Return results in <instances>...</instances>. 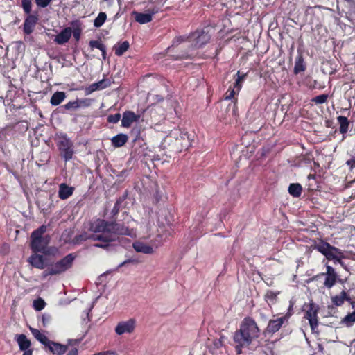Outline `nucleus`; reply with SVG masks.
<instances>
[{"label": "nucleus", "instance_id": "nucleus-57", "mask_svg": "<svg viewBox=\"0 0 355 355\" xmlns=\"http://www.w3.org/2000/svg\"><path fill=\"white\" fill-rule=\"evenodd\" d=\"M312 330L314 329V322H313V317L312 316V326H311Z\"/></svg>", "mask_w": 355, "mask_h": 355}, {"label": "nucleus", "instance_id": "nucleus-50", "mask_svg": "<svg viewBox=\"0 0 355 355\" xmlns=\"http://www.w3.org/2000/svg\"><path fill=\"white\" fill-rule=\"evenodd\" d=\"M10 246L8 243H4L0 247V254L2 255H6L9 252Z\"/></svg>", "mask_w": 355, "mask_h": 355}, {"label": "nucleus", "instance_id": "nucleus-19", "mask_svg": "<svg viewBox=\"0 0 355 355\" xmlns=\"http://www.w3.org/2000/svg\"><path fill=\"white\" fill-rule=\"evenodd\" d=\"M332 304L336 306H341L345 301H350L349 295L345 291H342L340 294L331 296Z\"/></svg>", "mask_w": 355, "mask_h": 355}, {"label": "nucleus", "instance_id": "nucleus-25", "mask_svg": "<svg viewBox=\"0 0 355 355\" xmlns=\"http://www.w3.org/2000/svg\"><path fill=\"white\" fill-rule=\"evenodd\" d=\"M306 67L302 53H299L295 58L293 72L295 75L305 71Z\"/></svg>", "mask_w": 355, "mask_h": 355}, {"label": "nucleus", "instance_id": "nucleus-59", "mask_svg": "<svg viewBox=\"0 0 355 355\" xmlns=\"http://www.w3.org/2000/svg\"><path fill=\"white\" fill-rule=\"evenodd\" d=\"M219 52H220V49H216V56L218 55Z\"/></svg>", "mask_w": 355, "mask_h": 355}, {"label": "nucleus", "instance_id": "nucleus-10", "mask_svg": "<svg viewBox=\"0 0 355 355\" xmlns=\"http://www.w3.org/2000/svg\"><path fill=\"white\" fill-rule=\"evenodd\" d=\"M192 37L195 40L196 45L198 47H202L208 43L210 40L211 36L203 29L196 30L192 35Z\"/></svg>", "mask_w": 355, "mask_h": 355}, {"label": "nucleus", "instance_id": "nucleus-58", "mask_svg": "<svg viewBox=\"0 0 355 355\" xmlns=\"http://www.w3.org/2000/svg\"><path fill=\"white\" fill-rule=\"evenodd\" d=\"M129 261H130L128 260V261H125L123 262L121 264H120V266H123L125 263H126L127 262H129Z\"/></svg>", "mask_w": 355, "mask_h": 355}, {"label": "nucleus", "instance_id": "nucleus-30", "mask_svg": "<svg viewBox=\"0 0 355 355\" xmlns=\"http://www.w3.org/2000/svg\"><path fill=\"white\" fill-rule=\"evenodd\" d=\"M176 141L177 142H178L182 149H187L191 146L189 137L187 132H181L180 133V137H177Z\"/></svg>", "mask_w": 355, "mask_h": 355}, {"label": "nucleus", "instance_id": "nucleus-48", "mask_svg": "<svg viewBox=\"0 0 355 355\" xmlns=\"http://www.w3.org/2000/svg\"><path fill=\"white\" fill-rule=\"evenodd\" d=\"M46 268V270H44V271L42 273L43 277L46 278L48 276L55 275V273L52 272L53 267L51 264H47Z\"/></svg>", "mask_w": 355, "mask_h": 355}, {"label": "nucleus", "instance_id": "nucleus-60", "mask_svg": "<svg viewBox=\"0 0 355 355\" xmlns=\"http://www.w3.org/2000/svg\"><path fill=\"white\" fill-rule=\"evenodd\" d=\"M314 227H315V225L312 224V228H313ZM314 232H315V230L312 229L311 232L313 233Z\"/></svg>", "mask_w": 355, "mask_h": 355}, {"label": "nucleus", "instance_id": "nucleus-26", "mask_svg": "<svg viewBox=\"0 0 355 355\" xmlns=\"http://www.w3.org/2000/svg\"><path fill=\"white\" fill-rule=\"evenodd\" d=\"M67 95L65 92H55L53 94L51 99H50V103L53 106H57L59 105L61 103L64 101V100L66 98Z\"/></svg>", "mask_w": 355, "mask_h": 355}, {"label": "nucleus", "instance_id": "nucleus-24", "mask_svg": "<svg viewBox=\"0 0 355 355\" xmlns=\"http://www.w3.org/2000/svg\"><path fill=\"white\" fill-rule=\"evenodd\" d=\"M337 121L339 124V132L345 135L348 132L349 127L350 125V122L349 119L346 116H339L337 117ZM345 138V136H343V139Z\"/></svg>", "mask_w": 355, "mask_h": 355}, {"label": "nucleus", "instance_id": "nucleus-53", "mask_svg": "<svg viewBox=\"0 0 355 355\" xmlns=\"http://www.w3.org/2000/svg\"><path fill=\"white\" fill-rule=\"evenodd\" d=\"M93 355H118L116 352L112 351H104L98 353H95Z\"/></svg>", "mask_w": 355, "mask_h": 355}, {"label": "nucleus", "instance_id": "nucleus-17", "mask_svg": "<svg viewBox=\"0 0 355 355\" xmlns=\"http://www.w3.org/2000/svg\"><path fill=\"white\" fill-rule=\"evenodd\" d=\"M74 191V187H70L65 183L59 185L58 197L61 200H66L72 196Z\"/></svg>", "mask_w": 355, "mask_h": 355}, {"label": "nucleus", "instance_id": "nucleus-43", "mask_svg": "<svg viewBox=\"0 0 355 355\" xmlns=\"http://www.w3.org/2000/svg\"><path fill=\"white\" fill-rule=\"evenodd\" d=\"M21 6L24 10V12L27 15H31V8H32V2L31 0H22L21 1Z\"/></svg>", "mask_w": 355, "mask_h": 355}, {"label": "nucleus", "instance_id": "nucleus-62", "mask_svg": "<svg viewBox=\"0 0 355 355\" xmlns=\"http://www.w3.org/2000/svg\"><path fill=\"white\" fill-rule=\"evenodd\" d=\"M318 277V275L316 277H312V280H314V279H317Z\"/></svg>", "mask_w": 355, "mask_h": 355}, {"label": "nucleus", "instance_id": "nucleus-34", "mask_svg": "<svg viewBox=\"0 0 355 355\" xmlns=\"http://www.w3.org/2000/svg\"><path fill=\"white\" fill-rule=\"evenodd\" d=\"M279 294V292H275L273 291L268 290L264 295V300L268 304L269 306H271L276 303L277 295Z\"/></svg>", "mask_w": 355, "mask_h": 355}, {"label": "nucleus", "instance_id": "nucleus-35", "mask_svg": "<svg viewBox=\"0 0 355 355\" xmlns=\"http://www.w3.org/2000/svg\"><path fill=\"white\" fill-rule=\"evenodd\" d=\"M341 324H345L347 327L353 326L355 323V311L348 313L341 320Z\"/></svg>", "mask_w": 355, "mask_h": 355}, {"label": "nucleus", "instance_id": "nucleus-61", "mask_svg": "<svg viewBox=\"0 0 355 355\" xmlns=\"http://www.w3.org/2000/svg\"><path fill=\"white\" fill-rule=\"evenodd\" d=\"M310 281H311V278H309V279H307L306 280H305V282H306V283H309Z\"/></svg>", "mask_w": 355, "mask_h": 355}, {"label": "nucleus", "instance_id": "nucleus-27", "mask_svg": "<svg viewBox=\"0 0 355 355\" xmlns=\"http://www.w3.org/2000/svg\"><path fill=\"white\" fill-rule=\"evenodd\" d=\"M71 26L73 28L72 33L73 37L76 41H78L82 33V22L78 19L73 20L71 22Z\"/></svg>", "mask_w": 355, "mask_h": 355}, {"label": "nucleus", "instance_id": "nucleus-3", "mask_svg": "<svg viewBox=\"0 0 355 355\" xmlns=\"http://www.w3.org/2000/svg\"><path fill=\"white\" fill-rule=\"evenodd\" d=\"M46 230V226L42 225L31 233L30 247L33 252L42 253L49 244L51 241L50 236L44 235Z\"/></svg>", "mask_w": 355, "mask_h": 355}, {"label": "nucleus", "instance_id": "nucleus-1", "mask_svg": "<svg viewBox=\"0 0 355 355\" xmlns=\"http://www.w3.org/2000/svg\"><path fill=\"white\" fill-rule=\"evenodd\" d=\"M89 230L94 234L84 232L76 235L72 243L79 245L87 240L99 241L101 243H95L94 246L103 249H108L110 243L116 241L119 235L128 234V229L123 224L115 221H107L103 219H97L89 227Z\"/></svg>", "mask_w": 355, "mask_h": 355}, {"label": "nucleus", "instance_id": "nucleus-11", "mask_svg": "<svg viewBox=\"0 0 355 355\" xmlns=\"http://www.w3.org/2000/svg\"><path fill=\"white\" fill-rule=\"evenodd\" d=\"M325 275L324 286L327 288H331L336 283L338 275L334 268L330 266H327L326 273H322L321 276Z\"/></svg>", "mask_w": 355, "mask_h": 355}, {"label": "nucleus", "instance_id": "nucleus-46", "mask_svg": "<svg viewBox=\"0 0 355 355\" xmlns=\"http://www.w3.org/2000/svg\"><path fill=\"white\" fill-rule=\"evenodd\" d=\"M173 60H186L191 58L189 51H182L181 53L176 55H171Z\"/></svg>", "mask_w": 355, "mask_h": 355}, {"label": "nucleus", "instance_id": "nucleus-28", "mask_svg": "<svg viewBox=\"0 0 355 355\" xmlns=\"http://www.w3.org/2000/svg\"><path fill=\"white\" fill-rule=\"evenodd\" d=\"M30 329L34 337L46 347L51 340L42 334L40 330L34 328H31Z\"/></svg>", "mask_w": 355, "mask_h": 355}, {"label": "nucleus", "instance_id": "nucleus-18", "mask_svg": "<svg viewBox=\"0 0 355 355\" xmlns=\"http://www.w3.org/2000/svg\"><path fill=\"white\" fill-rule=\"evenodd\" d=\"M239 92H237V89L234 87H229L228 89L225 94V100H232L233 102V114H236L237 111V98L235 97L236 95L239 94Z\"/></svg>", "mask_w": 355, "mask_h": 355}, {"label": "nucleus", "instance_id": "nucleus-7", "mask_svg": "<svg viewBox=\"0 0 355 355\" xmlns=\"http://www.w3.org/2000/svg\"><path fill=\"white\" fill-rule=\"evenodd\" d=\"M136 327V320L135 318H130L126 321L119 322L115 329V333L119 335H123L124 334H132Z\"/></svg>", "mask_w": 355, "mask_h": 355}, {"label": "nucleus", "instance_id": "nucleus-44", "mask_svg": "<svg viewBox=\"0 0 355 355\" xmlns=\"http://www.w3.org/2000/svg\"><path fill=\"white\" fill-rule=\"evenodd\" d=\"M329 95L327 94H322L312 98V102H315L316 104H322L325 103L328 99Z\"/></svg>", "mask_w": 355, "mask_h": 355}, {"label": "nucleus", "instance_id": "nucleus-37", "mask_svg": "<svg viewBox=\"0 0 355 355\" xmlns=\"http://www.w3.org/2000/svg\"><path fill=\"white\" fill-rule=\"evenodd\" d=\"M62 108H64L67 111H76L78 110L79 108L77 99H76L75 101L68 102L67 103L62 105Z\"/></svg>", "mask_w": 355, "mask_h": 355}, {"label": "nucleus", "instance_id": "nucleus-36", "mask_svg": "<svg viewBox=\"0 0 355 355\" xmlns=\"http://www.w3.org/2000/svg\"><path fill=\"white\" fill-rule=\"evenodd\" d=\"M107 19V15L105 12H101L94 21V26L95 28L101 27Z\"/></svg>", "mask_w": 355, "mask_h": 355}, {"label": "nucleus", "instance_id": "nucleus-63", "mask_svg": "<svg viewBox=\"0 0 355 355\" xmlns=\"http://www.w3.org/2000/svg\"><path fill=\"white\" fill-rule=\"evenodd\" d=\"M307 178L308 179H311V173L308 175Z\"/></svg>", "mask_w": 355, "mask_h": 355}, {"label": "nucleus", "instance_id": "nucleus-23", "mask_svg": "<svg viewBox=\"0 0 355 355\" xmlns=\"http://www.w3.org/2000/svg\"><path fill=\"white\" fill-rule=\"evenodd\" d=\"M128 141V137L125 134L120 133L111 139L112 145L115 148H120L123 146Z\"/></svg>", "mask_w": 355, "mask_h": 355}, {"label": "nucleus", "instance_id": "nucleus-55", "mask_svg": "<svg viewBox=\"0 0 355 355\" xmlns=\"http://www.w3.org/2000/svg\"><path fill=\"white\" fill-rule=\"evenodd\" d=\"M215 345L217 347H219L223 345V343H222V341L220 340H218L216 343H215Z\"/></svg>", "mask_w": 355, "mask_h": 355}, {"label": "nucleus", "instance_id": "nucleus-52", "mask_svg": "<svg viewBox=\"0 0 355 355\" xmlns=\"http://www.w3.org/2000/svg\"><path fill=\"white\" fill-rule=\"evenodd\" d=\"M346 164L349 167L350 171L355 168V157H352L350 159L347 160Z\"/></svg>", "mask_w": 355, "mask_h": 355}, {"label": "nucleus", "instance_id": "nucleus-38", "mask_svg": "<svg viewBox=\"0 0 355 355\" xmlns=\"http://www.w3.org/2000/svg\"><path fill=\"white\" fill-rule=\"evenodd\" d=\"M124 200L125 198H119L117 199L111 211L112 217H115L119 213L121 205Z\"/></svg>", "mask_w": 355, "mask_h": 355}, {"label": "nucleus", "instance_id": "nucleus-56", "mask_svg": "<svg viewBox=\"0 0 355 355\" xmlns=\"http://www.w3.org/2000/svg\"><path fill=\"white\" fill-rule=\"evenodd\" d=\"M350 304L352 305V308H354L355 307V302L354 301H352V300L350 299V301H348Z\"/></svg>", "mask_w": 355, "mask_h": 355}, {"label": "nucleus", "instance_id": "nucleus-21", "mask_svg": "<svg viewBox=\"0 0 355 355\" xmlns=\"http://www.w3.org/2000/svg\"><path fill=\"white\" fill-rule=\"evenodd\" d=\"M89 46L92 51L94 49H98L101 51L102 58L103 60L107 59L106 46L103 43L102 40H90L89 42Z\"/></svg>", "mask_w": 355, "mask_h": 355}, {"label": "nucleus", "instance_id": "nucleus-54", "mask_svg": "<svg viewBox=\"0 0 355 355\" xmlns=\"http://www.w3.org/2000/svg\"><path fill=\"white\" fill-rule=\"evenodd\" d=\"M66 355H78V350L76 348L70 350Z\"/></svg>", "mask_w": 355, "mask_h": 355}, {"label": "nucleus", "instance_id": "nucleus-5", "mask_svg": "<svg viewBox=\"0 0 355 355\" xmlns=\"http://www.w3.org/2000/svg\"><path fill=\"white\" fill-rule=\"evenodd\" d=\"M55 140L60 157L65 162L70 161L73 158L74 154L73 141L65 133L56 135Z\"/></svg>", "mask_w": 355, "mask_h": 355}, {"label": "nucleus", "instance_id": "nucleus-15", "mask_svg": "<svg viewBox=\"0 0 355 355\" xmlns=\"http://www.w3.org/2000/svg\"><path fill=\"white\" fill-rule=\"evenodd\" d=\"M72 29L71 27H66L62 31L56 35L54 41L58 44L67 43L71 37Z\"/></svg>", "mask_w": 355, "mask_h": 355}, {"label": "nucleus", "instance_id": "nucleus-64", "mask_svg": "<svg viewBox=\"0 0 355 355\" xmlns=\"http://www.w3.org/2000/svg\"><path fill=\"white\" fill-rule=\"evenodd\" d=\"M311 178H312V179H315V175H311Z\"/></svg>", "mask_w": 355, "mask_h": 355}, {"label": "nucleus", "instance_id": "nucleus-29", "mask_svg": "<svg viewBox=\"0 0 355 355\" xmlns=\"http://www.w3.org/2000/svg\"><path fill=\"white\" fill-rule=\"evenodd\" d=\"M130 48V44L128 41H124L122 43H118L114 45L113 49L115 55L117 56H121L125 51Z\"/></svg>", "mask_w": 355, "mask_h": 355}, {"label": "nucleus", "instance_id": "nucleus-31", "mask_svg": "<svg viewBox=\"0 0 355 355\" xmlns=\"http://www.w3.org/2000/svg\"><path fill=\"white\" fill-rule=\"evenodd\" d=\"M247 76V73H241L239 71H237L236 75L234 76L235 82L234 83L233 87L237 89V92H240L242 88L243 83L245 80Z\"/></svg>", "mask_w": 355, "mask_h": 355}, {"label": "nucleus", "instance_id": "nucleus-33", "mask_svg": "<svg viewBox=\"0 0 355 355\" xmlns=\"http://www.w3.org/2000/svg\"><path fill=\"white\" fill-rule=\"evenodd\" d=\"M302 191V187L299 183H291L288 187V193L295 198L300 197Z\"/></svg>", "mask_w": 355, "mask_h": 355}, {"label": "nucleus", "instance_id": "nucleus-2", "mask_svg": "<svg viewBox=\"0 0 355 355\" xmlns=\"http://www.w3.org/2000/svg\"><path fill=\"white\" fill-rule=\"evenodd\" d=\"M259 335L260 329L255 320L251 317H245L241 323L240 329L234 332L233 336L236 354H241L242 349L248 347Z\"/></svg>", "mask_w": 355, "mask_h": 355}, {"label": "nucleus", "instance_id": "nucleus-9", "mask_svg": "<svg viewBox=\"0 0 355 355\" xmlns=\"http://www.w3.org/2000/svg\"><path fill=\"white\" fill-rule=\"evenodd\" d=\"M28 262L31 266L37 269H44L47 263L46 259L42 254L33 252L28 259Z\"/></svg>", "mask_w": 355, "mask_h": 355}, {"label": "nucleus", "instance_id": "nucleus-32", "mask_svg": "<svg viewBox=\"0 0 355 355\" xmlns=\"http://www.w3.org/2000/svg\"><path fill=\"white\" fill-rule=\"evenodd\" d=\"M104 83H105V80H101V81H98L97 83H94L90 85L89 87H87L85 89V94L88 95L96 90L103 89L107 87V85H104Z\"/></svg>", "mask_w": 355, "mask_h": 355}, {"label": "nucleus", "instance_id": "nucleus-40", "mask_svg": "<svg viewBox=\"0 0 355 355\" xmlns=\"http://www.w3.org/2000/svg\"><path fill=\"white\" fill-rule=\"evenodd\" d=\"M77 99V102H78V108H80V107H89L92 102H93V100L91 99V98H76Z\"/></svg>", "mask_w": 355, "mask_h": 355}, {"label": "nucleus", "instance_id": "nucleus-4", "mask_svg": "<svg viewBox=\"0 0 355 355\" xmlns=\"http://www.w3.org/2000/svg\"><path fill=\"white\" fill-rule=\"evenodd\" d=\"M312 247L317 249L318 252H321L328 260H334L335 262H338L343 265V259L345 257L342 250L337 248L333 245H331L326 241L320 240L318 241H312Z\"/></svg>", "mask_w": 355, "mask_h": 355}, {"label": "nucleus", "instance_id": "nucleus-39", "mask_svg": "<svg viewBox=\"0 0 355 355\" xmlns=\"http://www.w3.org/2000/svg\"><path fill=\"white\" fill-rule=\"evenodd\" d=\"M59 250L55 246H46V248L42 252V254L46 256H55L58 254Z\"/></svg>", "mask_w": 355, "mask_h": 355}, {"label": "nucleus", "instance_id": "nucleus-51", "mask_svg": "<svg viewBox=\"0 0 355 355\" xmlns=\"http://www.w3.org/2000/svg\"><path fill=\"white\" fill-rule=\"evenodd\" d=\"M51 319V317L49 314L48 313H44L42 315V324L43 326H46V324L50 322Z\"/></svg>", "mask_w": 355, "mask_h": 355}, {"label": "nucleus", "instance_id": "nucleus-20", "mask_svg": "<svg viewBox=\"0 0 355 355\" xmlns=\"http://www.w3.org/2000/svg\"><path fill=\"white\" fill-rule=\"evenodd\" d=\"M132 247L137 252H141L146 254H151L154 252V250L152 246L141 241H137L134 242Z\"/></svg>", "mask_w": 355, "mask_h": 355}, {"label": "nucleus", "instance_id": "nucleus-47", "mask_svg": "<svg viewBox=\"0 0 355 355\" xmlns=\"http://www.w3.org/2000/svg\"><path fill=\"white\" fill-rule=\"evenodd\" d=\"M121 119L120 113H116L115 114H110L107 118V121L111 123H116Z\"/></svg>", "mask_w": 355, "mask_h": 355}, {"label": "nucleus", "instance_id": "nucleus-45", "mask_svg": "<svg viewBox=\"0 0 355 355\" xmlns=\"http://www.w3.org/2000/svg\"><path fill=\"white\" fill-rule=\"evenodd\" d=\"M303 311H304V318L307 320L309 324L311 325V304H304L303 306Z\"/></svg>", "mask_w": 355, "mask_h": 355}, {"label": "nucleus", "instance_id": "nucleus-42", "mask_svg": "<svg viewBox=\"0 0 355 355\" xmlns=\"http://www.w3.org/2000/svg\"><path fill=\"white\" fill-rule=\"evenodd\" d=\"M183 41L184 38L182 36L176 37L175 38H174L172 44L167 49L168 53H171L173 51V49Z\"/></svg>", "mask_w": 355, "mask_h": 355}, {"label": "nucleus", "instance_id": "nucleus-49", "mask_svg": "<svg viewBox=\"0 0 355 355\" xmlns=\"http://www.w3.org/2000/svg\"><path fill=\"white\" fill-rule=\"evenodd\" d=\"M35 3L37 4V6L40 8H46L52 1V0H35Z\"/></svg>", "mask_w": 355, "mask_h": 355}, {"label": "nucleus", "instance_id": "nucleus-14", "mask_svg": "<svg viewBox=\"0 0 355 355\" xmlns=\"http://www.w3.org/2000/svg\"><path fill=\"white\" fill-rule=\"evenodd\" d=\"M285 321V317L278 318L275 320H270L266 329V332L269 334H275L282 327Z\"/></svg>", "mask_w": 355, "mask_h": 355}, {"label": "nucleus", "instance_id": "nucleus-6", "mask_svg": "<svg viewBox=\"0 0 355 355\" xmlns=\"http://www.w3.org/2000/svg\"><path fill=\"white\" fill-rule=\"evenodd\" d=\"M76 257V256L73 253H70L60 260L51 263L53 267L52 272L55 275H60L71 268Z\"/></svg>", "mask_w": 355, "mask_h": 355}, {"label": "nucleus", "instance_id": "nucleus-8", "mask_svg": "<svg viewBox=\"0 0 355 355\" xmlns=\"http://www.w3.org/2000/svg\"><path fill=\"white\" fill-rule=\"evenodd\" d=\"M15 340L17 343L19 349L24 352L23 355H33V350L30 349L31 343L25 334H16Z\"/></svg>", "mask_w": 355, "mask_h": 355}, {"label": "nucleus", "instance_id": "nucleus-12", "mask_svg": "<svg viewBox=\"0 0 355 355\" xmlns=\"http://www.w3.org/2000/svg\"><path fill=\"white\" fill-rule=\"evenodd\" d=\"M38 21L37 15H28L23 24V31L26 35H30L34 31L35 26Z\"/></svg>", "mask_w": 355, "mask_h": 355}, {"label": "nucleus", "instance_id": "nucleus-22", "mask_svg": "<svg viewBox=\"0 0 355 355\" xmlns=\"http://www.w3.org/2000/svg\"><path fill=\"white\" fill-rule=\"evenodd\" d=\"M153 14L154 12L144 13L139 12L137 11H134L132 12V15L135 16V20L140 24H144L150 22L153 20Z\"/></svg>", "mask_w": 355, "mask_h": 355}, {"label": "nucleus", "instance_id": "nucleus-13", "mask_svg": "<svg viewBox=\"0 0 355 355\" xmlns=\"http://www.w3.org/2000/svg\"><path fill=\"white\" fill-rule=\"evenodd\" d=\"M139 119L140 115L136 114L132 111H125L123 114L121 125L123 128H128L132 123L138 121Z\"/></svg>", "mask_w": 355, "mask_h": 355}, {"label": "nucleus", "instance_id": "nucleus-16", "mask_svg": "<svg viewBox=\"0 0 355 355\" xmlns=\"http://www.w3.org/2000/svg\"><path fill=\"white\" fill-rule=\"evenodd\" d=\"M46 348L53 354L62 355L67 352V346L51 340Z\"/></svg>", "mask_w": 355, "mask_h": 355}, {"label": "nucleus", "instance_id": "nucleus-41", "mask_svg": "<svg viewBox=\"0 0 355 355\" xmlns=\"http://www.w3.org/2000/svg\"><path fill=\"white\" fill-rule=\"evenodd\" d=\"M45 305H46V303H45L44 300L40 297L35 300L33 301V308L36 311L42 310L45 307Z\"/></svg>", "mask_w": 355, "mask_h": 355}]
</instances>
